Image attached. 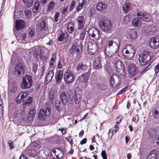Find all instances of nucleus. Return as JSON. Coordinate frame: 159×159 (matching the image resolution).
<instances>
[{
	"mask_svg": "<svg viewBox=\"0 0 159 159\" xmlns=\"http://www.w3.org/2000/svg\"><path fill=\"white\" fill-rule=\"evenodd\" d=\"M120 47V40L115 38L113 41L109 40L106 43L104 47V53L106 57H111L113 54L116 53Z\"/></svg>",
	"mask_w": 159,
	"mask_h": 159,
	"instance_id": "nucleus-1",
	"label": "nucleus"
},
{
	"mask_svg": "<svg viewBox=\"0 0 159 159\" xmlns=\"http://www.w3.org/2000/svg\"><path fill=\"white\" fill-rule=\"evenodd\" d=\"M137 17H135L132 20V23L135 27H139L141 24V20L149 22L150 19L148 14L145 12H140L137 14Z\"/></svg>",
	"mask_w": 159,
	"mask_h": 159,
	"instance_id": "nucleus-2",
	"label": "nucleus"
},
{
	"mask_svg": "<svg viewBox=\"0 0 159 159\" xmlns=\"http://www.w3.org/2000/svg\"><path fill=\"white\" fill-rule=\"evenodd\" d=\"M151 54V52L148 49L141 51L139 54L138 58L140 65L144 66L147 64L149 61L152 58V55Z\"/></svg>",
	"mask_w": 159,
	"mask_h": 159,
	"instance_id": "nucleus-3",
	"label": "nucleus"
},
{
	"mask_svg": "<svg viewBox=\"0 0 159 159\" xmlns=\"http://www.w3.org/2000/svg\"><path fill=\"white\" fill-rule=\"evenodd\" d=\"M134 48H135L132 45H127L125 48L123 49L122 54L127 59H131L134 56Z\"/></svg>",
	"mask_w": 159,
	"mask_h": 159,
	"instance_id": "nucleus-4",
	"label": "nucleus"
},
{
	"mask_svg": "<svg viewBox=\"0 0 159 159\" xmlns=\"http://www.w3.org/2000/svg\"><path fill=\"white\" fill-rule=\"evenodd\" d=\"M99 24L101 29L104 32H107L111 29L112 23L108 19H101Z\"/></svg>",
	"mask_w": 159,
	"mask_h": 159,
	"instance_id": "nucleus-5",
	"label": "nucleus"
},
{
	"mask_svg": "<svg viewBox=\"0 0 159 159\" xmlns=\"http://www.w3.org/2000/svg\"><path fill=\"white\" fill-rule=\"evenodd\" d=\"M126 66L128 69L129 75L130 77H132L137 73V67L132 62L127 61L125 62Z\"/></svg>",
	"mask_w": 159,
	"mask_h": 159,
	"instance_id": "nucleus-6",
	"label": "nucleus"
},
{
	"mask_svg": "<svg viewBox=\"0 0 159 159\" xmlns=\"http://www.w3.org/2000/svg\"><path fill=\"white\" fill-rule=\"evenodd\" d=\"M121 79L118 74L113 73L110 79L111 86L114 88H117L120 85Z\"/></svg>",
	"mask_w": 159,
	"mask_h": 159,
	"instance_id": "nucleus-7",
	"label": "nucleus"
},
{
	"mask_svg": "<svg viewBox=\"0 0 159 159\" xmlns=\"http://www.w3.org/2000/svg\"><path fill=\"white\" fill-rule=\"evenodd\" d=\"M32 84V77L29 75L25 76L23 78L21 84L22 89H27L30 87Z\"/></svg>",
	"mask_w": 159,
	"mask_h": 159,
	"instance_id": "nucleus-8",
	"label": "nucleus"
},
{
	"mask_svg": "<svg viewBox=\"0 0 159 159\" xmlns=\"http://www.w3.org/2000/svg\"><path fill=\"white\" fill-rule=\"evenodd\" d=\"M113 59L114 66L117 71L120 74V73L123 72L124 71V65L119 59L116 57H115Z\"/></svg>",
	"mask_w": 159,
	"mask_h": 159,
	"instance_id": "nucleus-9",
	"label": "nucleus"
},
{
	"mask_svg": "<svg viewBox=\"0 0 159 159\" xmlns=\"http://www.w3.org/2000/svg\"><path fill=\"white\" fill-rule=\"evenodd\" d=\"M50 108L48 107L46 109H40L38 112V118L39 120H43L46 116H49L50 114Z\"/></svg>",
	"mask_w": 159,
	"mask_h": 159,
	"instance_id": "nucleus-10",
	"label": "nucleus"
},
{
	"mask_svg": "<svg viewBox=\"0 0 159 159\" xmlns=\"http://www.w3.org/2000/svg\"><path fill=\"white\" fill-rule=\"evenodd\" d=\"M81 48L80 43L78 44L77 42H75L69 50V52L73 55H75L76 56L80 53V49Z\"/></svg>",
	"mask_w": 159,
	"mask_h": 159,
	"instance_id": "nucleus-11",
	"label": "nucleus"
},
{
	"mask_svg": "<svg viewBox=\"0 0 159 159\" xmlns=\"http://www.w3.org/2000/svg\"><path fill=\"white\" fill-rule=\"evenodd\" d=\"M64 78L65 82L68 84L72 82L74 80V74L69 69L67 70L65 73Z\"/></svg>",
	"mask_w": 159,
	"mask_h": 159,
	"instance_id": "nucleus-12",
	"label": "nucleus"
},
{
	"mask_svg": "<svg viewBox=\"0 0 159 159\" xmlns=\"http://www.w3.org/2000/svg\"><path fill=\"white\" fill-rule=\"evenodd\" d=\"M89 34L91 37L97 39H99L101 37L99 30L94 27H92L89 29Z\"/></svg>",
	"mask_w": 159,
	"mask_h": 159,
	"instance_id": "nucleus-13",
	"label": "nucleus"
},
{
	"mask_svg": "<svg viewBox=\"0 0 159 159\" xmlns=\"http://www.w3.org/2000/svg\"><path fill=\"white\" fill-rule=\"evenodd\" d=\"M51 152V156L55 159L61 158L63 156V153L62 151L58 148L55 150L52 149Z\"/></svg>",
	"mask_w": 159,
	"mask_h": 159,
	"instance_id": "nucleus-14",
	"label": "nucleus"
},
{
	"mask_svg": "<svg viewBox=\"0 0 159 159\" xmlns=\"http://www.w3.org/2000/svg\"><path fill=\"white\" fill-rule=\"evenodd\" d=\"M97 48V45L95 43L89 42L88 43V51L91 55H93L96 52Z\"/></svg>",
	"mask_w": 159,
	"mask_h": 159,
	"instance_id": "nucleus-15",
	"label": "nucleus"
},
{
	"mask_svg": "<svg viewBox=\"0 0 159 159\" xmlns=\"http://www.w3.org/2000/svg\"><path fill=\"white\" fill-rule=\"evenodd\" d=\"M137 37V33L135 29H133L130 30L127 36V39L131 41L136 39Z\"/></svg>",
	"mask_w": 159,
	"mask_h": 159,
	"instance_id": "nucleus-16",
	"label": "nucleus"
},
{
	"mask_svg": "<svg viewBox=\"0 0 159 159\" xmlns=\"http://www.w3.org/2000/svg\"><path fill=\"white\" fill-rule=\"evenodd\" d=\"M24 69L23 64L18 63L15 67V73L16 75L19 76L21 74V72L24 73Z\"/></svg>",
	"mask_w": 159,
	"mask_h": 159,
	"instance_id": "nucleus-17",
	"label": "nucleus"
},
{
	"mask_svg": "<svg viewBox=\"0 0 159 159\" xmlns=\"http://www.w3.org/2000/svg\"><path fill=\"white\" fill-rule=\"evenodd\" d=\"M96 9L98 11L100 12L103 13L107 10V5L102 2H99L96 6Z\"/></svg>",
	"mask_w": 159,
	"mask_h": 159,
	"instance_id": "nucleus-18",
	"label": "nucleus"
},
{
	"mask_svg": "<svg viewBox=\"0 0 159 159\" xmlns=\"http://www.w3.org/2000/svg\"><path fill=\"white\" fill-rule=\"evenodd\" d=\"M50 152L48 149L41 150L39 152L38 156L40 159H46L49 156Z\"/></svg>",
	"mask_w": 159,
	"mask_h": 159,
	"instance_id": "nucleus-19",
	"label": "nucleus"
},
{
	"mask_svg": "<svg viewBox=\"0 0 159 159\" xmlns=\"http://www.w3.org/2000/svg\"><path fill=\"white\" fill-rule=\"evenodd\" d=\"M28 95L27 91H22L19 94L16 99V101L17 103L18 104L22 102L24 99Z\"/></svg>",
	"mask_w": 159,
	"mask_h": 159,
	"instance_id": "nucleus-20",
	"label": "nucleus"
},
{
	"mask_svg": "<svg viewBox=\"0 0 159 159\" xmlns=\"http://www.w3.org/2000/svg\"><path fill=\"white\" fill-rule=\"evenodd\" d=\"M78 29L82 30L84 25L85 20L84 17L83 16H80L77 19Z\"/></svg>",
	"mask_w": 159,
	"mask_h": 159,
	"instance_id": "nucleus-21",
	"label": "nucleus"
},
{
	"mask_svg": "<svg viewBox=\"0 0 159 159\" xmlns=\"http://www.w3.org/2000/svg\"><path fill=\"white\" fill-rule=\"evenodd\" d=\"M149 44L151 48L155 49H157L159 46V39L152 38L150 41Z\"/></svg>",
	"mask_w": 159,
	"mask_h": 159,
	"instance_id": "nucleus-22",
	"label": "nucleus"
},
{
	"mask_svg": "<svg viewBox=\"0 0 159 159\" xmlns=\"http://www.w3.org/2000/svg\"><path fill=\"white\" fill-rule=\"evenodd\" d=\"M101 60L100 58L97 57L93 61V65L96 69H101L102 68Z\"/></svg>",
	"mask_w": 159,
	"mask_h": 159,
	"instance_id": "nucleus-23",
	"label": "nucleus"
},
{
	"mask_svg": "<svg viewBox=\"0 0 159 159\" xmlns=\"http://www.w3.org/2000/svg\"><path fill=\"white\" fill-rule=\"evenodd\" d=\"M63 71L62 70H58L55 76L56 81L57 84H60L61 81L63 77Z\"/></svg>",
	"mask_w": 159,
	"mask_h": 159,
	"instance_id": "nucleus-24",
	"label": "nucleus"
},
{
	"mask_svg": "<svg viewBox=\"0 0 159 159\" xmlns=\"http://www.w3.org/2000/svg\"><path fill=\"white\" fill-rule=\"evenodd\" d=\"M93 81V80H91V85H92L94 86L98 89H101L102 90H105L106 89L107 86L104 83L100 84L98 83L94 84Z\"/></svg>",
	"mask_w": 159,
	"mask_h": 159,
	"instance_id": "nucleus-25",
	"label": "nucleus"
},
{
	"mask_svg": "<svg viewBox=\"0 0 159 159\" xmlns=\"http://www.w3.org/2000/svg\"><path fill=\"white\" fill-rule=\"evenodd\" d=\"M24 153L30 157H34L36 155L37 152L34 148L32 149L28 148L24 151Z\"/></svg>",
	"mask_w": 159,
	"mask_h": 159,
	"instance_id": "nucleus-26",
	"label": "nucleus"
},
{
	"mask_svg": "<svg viewBox=\"0 0 159 159\" xmlns=\"http://www.w3.org/2000/svg\"><path fill=\"white\" fill-rule=\"evenodd\" d=\"M25 22L23 20H17L16 23V29L17 30H22L25 26Z\"/></svg>",
	"mask_w": 159,
	"mask_h": 159,
	"instance_id": "nucleus-27",
	"label": "nucleus"
},
{
	"mask_svg": "<svg viewBox=\"0 0 159 159\" xmlns=\"http://www.w3.org/2000/svg\"><path fill=\"white\" fill-rule=\"evenodd\" d=\"M33 50L34 52V53L33 54V55L34 58L36 59H38L39 55L40 58L42 57V56H43V53L41 51L40 49L35 47H34Z\"/></svg>",
	"mask_w": 159,
	"mask_h": 159,
	"instance_id": "nucleus-28",
	"label": "nucleus"
},
{
	"mask_svg": "<svg viewBox=\"0 0 159 159\" xmlns=\"http://www.w3.org/2000/svg\"><path fill=\"white\" fill-rule=\"evenodd\" d=\"M90 74L89 72H86L80 76L79 77L77 80H81L82 79H83V80L82 82L84 83L88 80Z\"/></svg>",
	"mask_w": 159,
	"mask_h": 159,
	"instance_id": "nucleus-29",
	"label": "nucleus"
},
{
	"mask_svg": "<svg viewBox=\"0 0 159 159\" xmlns=\"http://www.w3.org/2000/svg\"><path fill=\"white\" fill-rule=\"evenodd\" d=\"M60 98L63 105H65L68 101L66 93L65 92H61L60 95Z\"/></svg>",
	"mask_w": 159,
	"mask_h": 159,
	"instance_id": "nucleus-30",
	"label": "nucleus"
},
{
	"mask_svg": "<svg viewBox=\"0 0 159 159\" xmlns=\"http://www.w3.org/2000/svg\"><path fill=\"white\" fill-rule=\"evenodd\" d=\"M54 75V73L52 70L49 71L45 77V83L48 84L52 79Z\"/></svg>",
	"mask_w": 159,
	"mask_h": 159,
	"instance_id": "nucleus-31",
	"label": "nucleus"
},
{
	"mask_svg": "<svg viewBox=\"0 0 159 159\" xmlns=\"http://www.w3.org/2000/svg\"><path fill=\"white\" fill-rule=\"evenodd\" d=\"M68 34L66 33H63L61 32L58 38V40L59 41L61 42L65 39L66 41L68 39Z\"/></svg>",
	"mask_w": 159,
	"mask_h": 159,
	"instance_id": "nucleus-32",
	"label": "nucleus"
},
{
	"mask_svg": "<svg viewBox=\"0 0 159 159\" xmlns=\"http://www.w3.org/2000/svg\"><path fill=\"white\" fill-rule=\"evenodd\" d=\"M158 154V151L157 150H153L149 154L147 159H157V156Z\"/></svg>",
	"mask_w": 159,
	"mask_h": 159,
	"instance_id": "nucleus-33",
	"label": "nucleus"
},
{
	"mask_svg": "<svg viewBox=\"0 0 159 159\" xmlns=\"http://www.w3.org/2000/svg\"><path fill=\"white\" fill-rule=\"evenodd\" d=\"M87 68V66L84 64L82 62L79 63L76 68L77 70L81 71V70L85 71Z\"/></svg>",
	"mask_w": 159,
	"mask_h": 159,
	"instance_id": "nucleus-34",
	"label": "nucleus"
},
{
	"mask_svg": "<svg viewBox=\"0 0 159 159\" xmlns=\"http://www.w3.org/2000/svg\"><path fill=\"white\" fill-rule=\"evenodd\" d=\"M16 37L18 41L21 43L26 38V34L25 33H23L20 35H16Z\"/></svg>",
	"mask_w": 159,
	"mask_h": 159,
	"instance_id": "nucleus-35",
	"label": "nucleus"
},
{
	"mask_svg": "<svg viewBox=\"0 0 159 159\" xmlns=\"http://www.w3.org/2000/svg\"><path fill=\"white\" fill-rule=\"evenodd\" d=\"M17 86L15 84H10L9 86V91L11 93L16 92L17 90Z\"/></svg>",
	"mask_w": 159,
	"mask_h": 159,
	"instance_id": "nucleus-36",
	"label": "nucleus"
},
{
	"mask_svg": "<svg viewBox=\"0 0 159 159\" xmlns=\"http://www.w3.org/2000/svg\"><path fill=\"white\" fill-rule=\"evenodd\" d=\"M131 9L130 4L129 2H126L123 7V10L125 13H127Z\"/></svg>",
	"mask_w": 159,
	"mask_h": 159,
	"instance_id": "nucleus-37",
	"label": "nucleus"
},
{
	"mask_svg": "<svg viewBox=\"0 0 159 159\" xmlns=\"http://www.w3.org/2000/svg\"><path fill=\"white\" fill-rule=\"evenodd\" d=\"M39 29L42 31H44L47 27V24L44 20H43L42 22H41L39 24Z\"/></svg>",
	"mask_w": 159,
	"mask_h": 159,
	"instance_id": "nucleus-38",
	"label": "nucleus"
},
{
	"mask_svg": "<svg viewBox=\"0 0 159 159\" xmlns=\"http://www.w3.org/2000/svg\"><path fill=\"white\" fill-rule=\"evenodd\" d=\"M74 24L73 22H69L68 23L67 30L70 33H72L74 30Z\"/></svg>",
	"mask_w": 159,
	"mask_h": 159,
	"instance_id": "nucleus-39",
	"label": "nucleus"
},
{
	"mask_svg": "<svg viewBox=\"0 0 159 159\" xmlns=\"http://www.w3.org/2000/svg\"><path fill=\"white\" fill-rule=\"evenodd\" d=\"M36 113L35 110L32 108L30 110L28 115V118H30V120H32L34 119V117L35 116Z\"/></svg>",
	"mask_w": 159,
	"mask_h": 159,
	"instance_id": "nucleus-40",
	"label": "nucleus"
},
{
	"mask_svg": "<svg viewBox=\"0 0 159 159\" xmlns=\"http://www.w3.org/2000/svg\"><path fill=\"white\" fill-rule=\"evenodd\" d=\"M55 3L53 1H51L48 4L47 9V11H49L53 10L54 6H55Z\"/></svg>",
	"mask_w": 159,
	"mask_h": 159,
	"instance_id": "nucleus-41",
	"label": "nucleus"
},
{
	"mask_svg": "<svg viewBox=\"0 0 159 159\" xmlns=\"http://www.w3.org/2000/svg\"><path fill=\"white\" fill-rule=\"evenodd\" d=\"M81 96L80 94H75L74 97L75 102L76 104H78L81 100Z\"/></svg>",
	"mask_w": 159,
	"mask_h": 159,
	"instance_id": "nucleus-42",
	"label": "nucleus"
},
{
	"mask_svg": "<svg viewBox=\"0 0 159 159\" xmlns=\"http://www.w3.org/2000/svg\"><path fill=\"white\" fill-rule=\"evenodd\" d=\"M56 56L54 55H52V56L49 62L50 66L51 68H53L54 66V63L55 60L56 59Z\"/></svg>",
	"mask_w": 159,
	"mask_h": 159,
	"instance_id": "nucleus-43",
	"label": "nucleus"
},
{
	"mask_svg": "<svg viewBox=\"0 0 159 159\" xmlns=\"http://www.w3.org/2000/svg\"><path fill=\"white\" fill-rule=\"evenodd\" d=\"M86 31L84 29L80 31V39L82 41L83 40L85 37Z\"/></svg>",
	"mask_w": 159,
	"mask_h": 159,
	"instance_id": "nucleus-44",
	"label": "nucleus"
},
{
	"mask_svg": "<svg viewBox=\"0 0 159 159\" xmlns=\"http://www.w3.org/2000/svg\"><path fill=\"white\" fill-rule=\"evenodd\" d=\"M55 109L58 111H60L61 110V102L60 101L57 100L55 103Z\"/></svg>",
	"mask_w": 159,
	"mask_h": 159,
	"instance_id": "nucleus-45",
	"label": "nucleus"
},
{
	"mask_svg": "<svg viewBox=\"0 0 159 159\" xmlns=\"http://www.w3.org/2000/svg\"><path fill=\"white\" fill-rule=\"evenodd\" d=\"M33 99L31 97H29L28 99L26 101H24L23 104L25 106L27 104L30 105L32 102Z\"/></svg>",
	"mask_w": 159,
	"mask_h": 159,
	"instance_id": "nucleus-46",
	"label": "nucleus"
},
{
	"mask_svg": "<svg viewBox=\"0 0 159 159\" xmlns=\"http://www.w3.org/2000/svg\"><path fill=\"white\" fill-rule=\"evenodd\" d=\"M152 112V116H153V118L155 119L157 118H158V111L155 109L153 110Z\"/></svg>",
	"mask_w": 159,
	"mask_h": 159,
	"instance_id": "nucleus-47",
	"label": "nucleus"
},
{
	"mask_svg": "<svg viewBox=\"0 0 159 159\" xmlns=\"http://www.w3.org/2000/svg\"><path fill=\"white\" fill-rule=\"evenodd\" d=\"M24 3L26 4V5L28 7H30L32 6L33 0H23Z\"/></svg>",
	"mask_w": 159,
	"mask_h": 159,
	"instance_id": "nucleus-48",
	"label": "nucleus"
},
{
	"mask_svg": "<svg viewBox=\"0 0 159 159\" xmlns=\"http://www.w3.org/2000/svg\"><path fill=\"white\" fill-rule=\"evenodd\" d=\"M39 2H36L34 6V8L33 9V10L34 12H37L39 7Z\"/></svg>",
	"mask_w": 159,
	"mask_h": 159,
	"instance_id": "nucleus-49",
	"label": "nucleus"
},
{
	"mask_svg": "<svg viewBox=\"0 0 159 159\" xmlns=\"http://www.w3.org/2000/svg\"><path fill=\"white\" fill-rule=\"evenodd\" d=\"M153 26H149L148 27V29L145 30L146 33H147L149 34H152L153 33V30H152V28H153Z\"/></svg>",
	"mask_w": 159,
	"mask_h": 159,
	"instance_id": "nucleus-50",
	"label": "nucleus"
},
{
	"mask_svg": "<svg viewBox=\"0 0 159 159\" xmlns=\"http://www.w3.org/2000/svg\"><path fill=\"white\" fill-rule=\"evenodd\" d=\"M75 2L74 0H73L71 2L70 5L69 11H72L74 8V7L75 6Z\"/></svg>",
	"mask_w": 159,
	"mask_h": 159,
	"instance_id": "nucleus-51",
	"label": "nucleus"
},
{
	"mask_svg": "<svg viewBox=\"0 0 159 159\" xmlns=\"http://www.w3.org/2000/svg\"><path fill=\"white\" fill-rule=\"evenodd\" d=\"M96 11L95 10L93 9L92 8L90 9V11L89 15L90 17H93L96 14Z\"/></svg>",
	"mask_w": 159,
	"mask_h": 159,
	"instance_id": "nucleus-52",
	"label": "nucleus"
},
{
	"mask_svg": "<svg viewBox=\"0 0 159 159\" xmlns=\"http://www.w3.org/2000/svg\"><path fill=\"white\" fill-rule=\"evenodd\" d=\"M9 147V149L11 150L14 147V144L11 140H9L7 142Z\"/></svg>",
	"mask_w": 159,
	"mask_h": 159,
	"instance_id": "nucleus-53",
	"label": "nucleus"
},
{
	"mask_svg": "<svg viewBox=\"0 0 159 159\" xmlns=\"http://www.w3.org/2000/svg\"><path fill=\"white\" fill-rule=\"evenodd\" d=\"M25 14L27 17H30L32 15L31 11L30 10L27 9L25 11Z\"/></svg>",
	"mask_w": 159,
	"mask_h": 159,
	"instance_id": "nucleus-54",
	"label": "nucleus"
},
{
	"mask_svg": "<svg viewBox=\"0 0 159 159\" xmlns=\"http://www.w3.org/2000/svg\"><path fill=\"white\" fill-rule=\"evenodd\" d=\"M83 6L80 3H79L78 5L76 7L75 9L76 11L77 12H79L81 10L83 9Z\"/></svg>",
	"mask_w": 159,
	"mask_h": 159,
	"instance_id": "nucleus-55",
	"label": "nucleus"
},
{
	"mask_svg": "<svg viewBox=\"0 0 159 159\" xmlns=\"http://www.w3.org/2000/svg\"><path fill=\"white\" fill-rule=\"evenodd\" d=\"M130 19H131L130 17V15L128 14L125 17L124 19V21L125 23H128L130 21Z\"/></svg>",
	"mask_w": 159,
	"mask_h": 159,
	"instance_id": "nucleus-56",
	"label": "nucleus"
},
{
	"mask_svg": "<svg viewBox=\"0 0 159 159\" xmlns=\"http://www.w3.org/2000/svg\"><path fill=\"white\" fill-rule=\"evenodd\" d=\"M101 155L103 159H107V156L105 150L102 151Z\"/></svg>",
	"mask_w": 159,
	"mask_h": 159,
	"instance_id": "nucleus-57",
	"label": "nucleus"
},
{
	"mask_svg": "<svg viewBox=\"0 0 159 159\" xmlns=\"http://www.w3.org/2000/svg\"><path fill=\"white\" fill-rule=\"evenodd\" d=\"M60 14L58 12H56L54 16V20L56 22H57L59 17Z\"/></svg>",
	"mask_w": 159,
	"mask_h": 159,
	"instance_id": "nucleus-58",
	"label": "nucleus"
},
{
	"mask_svg": "<svg viewBox=\"0 0 159 159\" xmlns=\"http://www.w3.org/2000/svg\"><path fill=\"white\" fill-rule=\"evenodd\" d=\"M127 87H125L124 88H123L117 94H121L123 93H125V91L126 89H127Z\"/></svg>",
	"mask_w": 159,
	"mask_h": 159,
	"instance_id": "nucleus-59",
	"label": "nucleus"
},
{
	"mask_svg": "<svg viewBox=\"0 0 159 159\" xmlns=\"http://www.w3.org/2000/svg\"><path fill=\"white\" fill-rule=\"evenodd\" d=\"M55 97V95L53 92L52 91L50 92L49 94V98L51 100H52Z\"/></svg>",
	"mask_w": 159,
	"mask_h": 159,
	"instance_id": "nucleus-60",
	"label": "nucleus"
},
{
	"mask_svg": "<svg viewBox=\"0 0 159 159\" xmlns=\"http://www.w3.org/2000/svg\"><path fill=\"white\" fill-rule=\"evenodd\" d=\"M34 30H33L31 29L29 32V38H31L34 35Z\"/></svg>",
	"mask_w": 159,
	"mask_h": 159,
	"instance_id": "nucleus-61",
	"label": "nucleus"
},
{
	"mask_svg": "<svg viewBox=\"0 0 159 159\" xmlns=\"http://www.w3.org/2000/svg\"><path fill=\"white\" fill-rule=\"evenodd\" d=\"M121 117V116H119L116 118V120L117 121L116 122V123L117 124H119L120 122L121 121V119H122Z\"/></svg>",
	"mask_w": 159,
	"mask_h": 159,
	"instance_id": "nucleus-62",
	"label": "nucleus"
},
{
	"mask_svg": "<svg viewBox=\"0 0 159 159\" xmlns=\"http://www.w3.org/2000/svg\"><path fill=\"white\" fill-rule=\"evenodd\" d=\"M159 64H158L157 65L155 68V73L156 74H157L158 73V72L159 70Z\"/></svg>",
	"mask_w": 159,
	"mask_h": 159,
	"instance_id": "nucleus-63",
	"label": "nucleus"
},
{
	"mask_svg": "<svg viewBox=\"0 0 159 159\" xmlns=\"http://www.w3.org/2000/svg\"><path fill=\"white\" fill-rule=\"evenodd\" d=\"M38 66L36 64H34L33 65V69L34 72H36Z\"/></svg>",
	"mask_w": 159,
	"mask_h": 159,
	"instance_id": "nucleus-64",
	"label": "nucleus"
}]
</instances>
